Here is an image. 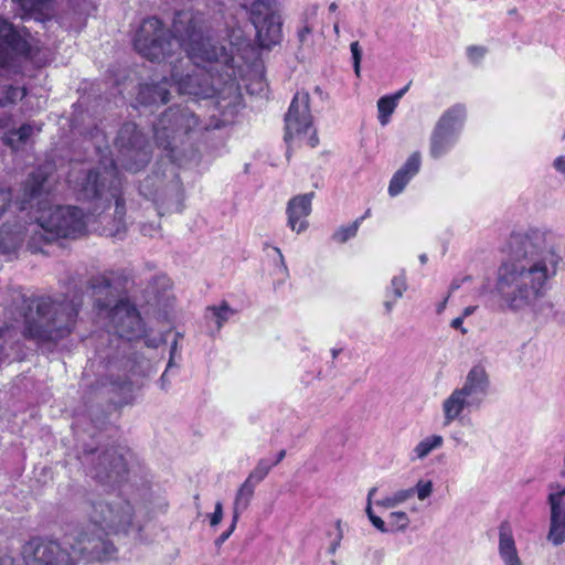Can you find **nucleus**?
<instances>
[{
  "label": "nucleus",
  "instance_id": "nucleus-56",
  "mask_svg": "<svg viewBox=\"0 0 565 565\" xmlns=\"http://www.w3.org/2000/svg\"><path fill=\"white\" fill-rule=\"evenodd\" d=\"M408 88H409V84H407L405 87L397 90L395 94L387 95V96L392 97L394 99V103H396V105H397L398 100L404 96V94L408 90Z\"/></svg>",
  "mask_w": 565,
  "mask_h": 565
},
{
  "label": "nucleus",
  "instance_id": "nucleus-31",
  "mask_svg": "<svg viewBox=\"0 0 565 565\" xmlns=\"http://www.w3.org/2000/svg\"><path fill=\"white\" fill-rule=\"evenodd\" d=\"M46 179L47 173L42 168H38L29 174L24 184V203L38 198L42 193Z\"/></svg>",
  "mask_w": 565,
  "mask_h": 565
},
{
  "label": "nucleus",
  "instance_id": "nucleus-43",
  "mask_svg": "<svg viewBox=\"0 0 565 565\" xmlns=\"http://www.w3.org/2000/svg\"><path fill=\"white\" fill-rule=\"evenodd\" d=\"M342 539H343L342 522H341V520H337L335 521V534L328 547V554L334 555L337 553V551L339 550V547L341 545Z\"/></svg>",
  "mask_w": 565,
  "mask_h": 565
},
{
  "label": "nucleus",
  "instance_id": "nucleus-3",
  "mask_svg": "<svg viewBox=\"0 0 565 565\" xmlns=\"http://www.w3.org/2000/svg\"><path fill=\"white\" fill-rule=\"evenodd\" d=\"M82 299H55L50 296L22 298L23 334L39 343L57 342L71 334Z\"/></svg>",
  "mask_w": 565,
  "mask_h": 565
},
{
  "label": "nucleus",
  "instance_id": "nucleus-37",
  "mask_svg": "<svg viewBox=\"0 0 565 565\" xmlns=\"http://www.w3.org/2000/svg\"><path fill=\"white\" fill-rule=\"evenodd\" d=\"M547 540L554 546H558L565 542V520L550 519Z\"/></svg>",
  "mask_w": 565,
  "mask_h": 565
},
{
  "label": "nucleus",
  "instance_id": "nucleus-2",
  "mask_svg": "<svg viewBox=\"0 0 565 565\" xmlns=\"http://www.w3.org/2000/svg\"><path fill=\"white\" fill-rule=\"evenodd\" d=\"M562 262L550 232L529 228L512 233L495 275L494 292L500 307L512 313L533 310L550 290Z\"/></svg>",
  "mask_w": 565,
  "mask_h": 565
},
{
  "label": "nucleus",
  "instance_id": "nucleus-53",
  "mask_svg": "<svg viewBox=\"0 0 565 565\" xmlns=\"http://www.w3.org/2000/svg\"><path fill=\"white\" fill-rule=\"evenodd\" d=\"M0 565H14V557L10 552L0 551Z\"/></svg>",
  "mask_w": 565,
  "mask_h": 565
},
{
  "label": "nucleus",
  "instance_id": "nucleus-1",
  "mask_svg": "<svg viewBox=\"0 0 565 565\" xmlns=\"http://www.w3.org/2000/svg\"><path fill=\"white\" fill-rule=\"evenodd\" d=\"M230 43L217 46L204 15L191 10L175 13L172 32L156 17L140 24L134 45L136 51L151 62H167L171 66L170 82L180 95L195 99L230 97L237 99V75L241 74L243 52L248 47L239 28L226 32Z\"/></svg>",
  "mask_w": 565,
  "mask_h": 565
},
{
  "label": "nucleus",
  "instance_id": "nucleus-63",
  "mask_svg": "<svg viewBox=\"0 0 565 565\" xmlns=\"http://www.w3.org/2000/svg\"><path fill=\"white\" fill-rule=\"evenodd\" d=\"M154 231H156V230H154V228H152L151 226H149V228H148V226H146V225H143V226H142V228H141V232H142L145 235H152V234H153L152 232H154Z\"/></svg>",
  "mask_w": 565,
  "mask_h": 565
},
{
  "label": "nucleus",
  "instance_id": "nucleus-61",
  "mask_svg": "<svg viewBox=\"0 0 565 565\" xmlns=\"http://www.w3.org/2000/svg\"><path fill=\"white\" fill-rule=\"evenodd\" d=\"M286 457V450L285 449H281L278 454H277V457L275 459V461H273L271 463H275V466H277L284 458Z\"/></svg>",
  "mask_w": 565,
  "mask_h": 565
},
{
  "label": "nucleus",
  "instance_id": "nucleus-17",
  "mask_svg": "<svg viewBox=\"0 0 565 565\" xmlns=\"http://www.w3.org/2000/svg\"><path fill=\"white\" fill-rule=\"evenodd\" d=\"M461 397L479 409L490 391V377L484 366L473 365L467 373L463 384L454 390Z\"/></svg>",
  "mask_w": 565,
  "mask_h": 565
},
{
  "label": "nucleus",
  "instance_id": "nucleus-9",
  "mask_svg": "<svg viewBox=\"0 0 565 565\" xmlns=\"http://www.w3.org/2000/svg\"><path fill=\"white\" fill-rule=\"evenodd\" d=\"M41 221L55 239L78 238L86 234L88 217L82 209L73 205L41 207Z\"/></svg>",
  "mask_w": 565,
  "mask_h": 565
},
{
  "label": "nucleus",
  "instance_id": "nucleus-18",
  "mask_svg": "<svg viewBox=\"0 0 565 565\" xmlns=\"http://www.w3.org/2000/svg\"><path fill=\"white\" fill-rule=\"evenodd\" d=\"M461 397L479 409L490 391V377L484 366L473 365L467 373L463 384L454 390Z\"/></svg>",
  "mask_w": 565,
  "mask_h": 565
},
{
  "label": "nucleus",
  "instance_id": "nucleus-28",
  "mask_svg": "<svg viewBox=\"0 0 565 565\" xmlns=\"http://www.w3.org/2000/svg\"><path fill=\"white\" fill-rule=\"evenodd\" d=\"M19 6L21 19H34L44 22L50 19V7L53 0H12Z\"/></svg>",
  "mask_w": 565,
  "mask_h": 565
},
{
  "label": "nucleus",
  "instance_id": "nucleus-25",
  "mask_svg": "<svg viewBox=\"0 0 565 565\" xmlns=\"http://www.w3.org/2000/svg\"><path fill=\"white\" fill-rule=\"evenodd\" d=\"M42 130V126L36 122H25L17 129L8 130L2 141L6 146L11 148L13 151L23 149L32 138Z\"/></svg>",
  "mask_w": 565,
  "mask_h": 565
},
{
  "label": "nucleus",
  "instance_id": "nucleus-49",
  "mask_svg": "<svg viewBox=\"0 0 565 565\" xmlns=\"http://www.w3.org/2000/svg\"><path fill=\"white\" fill-rule=\"evenodd\" d=\"M486 54V49L483 46H469L467 49V55L471 61H479Z\"/></svg>",
  "mask_w": 565,
  "mask_h": 565
},
{
  "label": "nucleus",
  "instance_id": "nucleus-15",
  "mask_svg": "<svg viewBox=\"0 0 565 565\" xmlns=\"http://www.w3.org/2000/svg\"><path fill=\"white\" fill-rule=\"evenodd\" d=\"M21 554L25 565H77L72 551L53 541L30 540L23 545Z\"/></svg>",
  "mask_w": 565,
  "mask_h": 565
},
{
  "label": "nucleus",
  "instance_id": "nucleus-41",
  "mask_svg": "<svg viewBox=\"0 0 565 565\" xmlns=\"http://www.w3.org/2000/svg\"><path fill=\"white\" fill-rule=\"evenodd\" d=\"M412 490V497L416 494L419 501H425L428 499L434 492V483L429 479H419L414 487L409 488Z\"/></svg>",
  "mask_w": 565,
  "mask_h": 565
},
{
  "label": "nucleus",
  "instance_id": "nucleus-55",
  "mask_svg": "<svg viewBox=\"0 0 565 565\" xmlns=\"http://www.w3.org/2000/svg\"><path fill=\"white\" fill-rule=\"evenodd\" d=\"M171 191L173 192L174 203H175V210H178V205L181 201L182 194L179 184L175 182L171 186Z\"/></svg>",
  "mask_w": 565,
  "mask_h": 565
},
{
  "label": "nucleus",
  "instance_id": "nucleus-4",
  "mask_svg": "<svg viewBox=\"0 0 565 565\" xmlns=\"http://www.w3.org/2000/svg\"><path fill=\"white\" fill-rule=\"evenodd\" d=\"M68 182L72 184L76 196L81 201H93L94 212L110 207L115 203L114 222L116 233L125 230L126 207L121 191V181L117 175V169L114 161L109 167L96 170H87L75 175L72 171L68 175Z\"/></svg>",
  "mask_w": 565,
  "mask_h": 565
},
{
  "label": "nucleus",
  "instance_id": "nucleus-14",
  "mask_svg": "<svg viewBox=\"0 0 565 565\" xmlns=\"http://www.w3.org/2000/svg\"><path fill=\"white\" fill-rule=\"evenodd\" d=\"M249 15L262 47L270 49L280 41L281 23L275 0H255L250 6Z\"/></svg>",
  "mask_w": 565,
  "mask_h": 565
},
{
  "label": "nucleus",
  "instance_id": "nucleus-19",
  "mask_svg": "<svg viewBox=\"0 0 565 565\" xmlns=\"http://www.w3.org/2000/svg\"><path fill=\"white\" fill-rule=\"evenodd\" d=\"M29 34H23L8 20L0 19V54L4 60L15 55H28L30 53V44L26 40Z\"/></svg>",
  "mask_w": 565,
  "mask_h": 565
},
{
  "label": "nucleus",
  "instance_id": "nucleus-58",
  "mask_svg": "<svg viewBox=\"0 0 565 565\" xmlns=\"http://www.w3.org/2000/svg\"><path fill=\"white\" fill-rule=\"evenodd\" d=\"M153 201L159 204L160 202V206L159 209L163 207L166 205V210L169 211L172 209V205L169 203V202H166L164 199H160V198H154Z\"/></svg>",
  "mask_w": 565,
  "mask_h": 565
},
{
  "label": "nucleus",
  "instance_id": "nucleus-42",
  "mask_svg": "<svg viewBox=\"0 0 565 565\" xmlns=\"http://www.w3.org/2000/svg\"><path fill=\"white\" fill-rule=\"evenodd\" d=\"M406 277L402 273L392 278L388 291H392L395 297V300H397L403 297L404 292L406 291Z\"/></svg>",
  "mask_w": 565,
  "mask_h": 565
},
{
  "label": "nucleus",
  "instance_id": "nucleus-20",
  "mask_svg": "<svg viewBox=\"0 0 565 565\" xmlns=\"http://www.w3.org/2000/svg\"><path fill=\"white\" fill-rule=\"evenodd\" d=\"M313 198V193H306L301 195H296L289 200L286 209V213L288 216V226L291 231L300 234L305 232L309 223L307 217L311 213V201Z\"/></svg>",
  "mask_w": 565,
  "mask_h": 565
},
{
  "label": "nucleus",
  "instance_id": "nucleus-38",
  "mask_svg": "<svg viewBox=\"0 0 565 565\" xmlns=\"http://www.w3.org/2000/svg\"><path fill=\"white\" fill-rule=\"evenodd\" d=\"M396 107L397 105L392 97L383 96L377 100L379 121L382 126L390 122Z\"/></svg>",
  "mask_w": 565,
  "mask_h": 565
},
{
  "label": "nucleus",
  "instance_id": "nucleus-51",
  "mask_svg": "<svg viewBox=\"0 0 565 565\" xmlns=\"http://www.w3.org/2000/svg\"><path fill=\"white\" fill-rule=\"evenodd\" d=\"M376 492H377V488L373 487L369 490V493H367V505H366L365 512L367 514L369 520L371 519V515H376L372 509V499Z\"/></svg>",
  "mask_w": 565,
  "mask_h": 565
},
{
  "label": "nucleus",
  "instance_id": "nucleus-29",
  "mask_svg": "<svg viewBox=\"0 0 565 565\" xmlns=\"http://www.w3.org/2000/svg\"><path fill=\"white\" fill-rule=\"evenodd\" d=\"M548 490L550 519L565 520V484L551 483Z\"/></svg>",
  "mask_w": 565,
  "mask_h": 565
},
{
  "label": "nucleus",
  "instance_id": "nucleus-36",
  "mask_svg": "<svg viewBox=\"0 0 565 565\" xmlns=\"http://www.w3.org/2000/svg\"><path fill=\"white\" fill-rule=\"evenodd\" d=\"M273 467H275V463H271L268 459H259L255 468L249 472L246 481L256 487L267 477Z\"/></svg>",
  "mask_w": 565,
  "mask_h": 565
},
{
  "label": "nucleus",
  "instance_id": "nucleus-12",
  "mask_svg": "<svg viewBox=\"0 0 565 565\" xmlns=\"http://www.w3.org/2000/svg\"><path fill=\"white\" fill-rule=\"evenodd\" d=\"M82 461L87 475L102 484H118L127 475V462L119 448L86 451Z\"/></svg>",
  "mask_w": 565,
  "mask_h": 565
},
{
  "label": "nucleus",
  "instance_id": "nucleus-57",
  "mask_svg": "<svg viewBox=\"0 0 565 565\" xmlns=\"http://www.w3.org/2000/svg\"><path fill=\"white\" fill-rule=\"evenodd\" d=\"M151 179L145 180L143 183L140 185V193L145 196H149L151 193L147 191L148 184L150 183Z\"/></svg>",
  "mask_w": 565,
  "mask_h": 565
},
{
  "label": "nucleus",
  "instance_id": "nucleus-52",
  "mask_svg": "<svg viewBox=\"0 0 565 565\" xmlns=\"http://www.w3.org/2000/svg\"><path fill=\"white\" fill-rule=\"evenodd\" d=\"M553 168L561 174L565 175V154L554 159Z\"/></svg>",
  "mask_w": 565,
  "mask_h": 565
},
{
  "label": "nucleus",
  "instance_id": "nucleus-24",
  "mask_svg": "<svg viewBox=\"0 0 565 565\" xmlns=\"http://www.w3.org/2000/svg\"><path fill=\"white\" fill-rule=\"evenodd\" d=\"M170 81L163 78L159 83H146L140 85L137 95L138 104L142 106L161 105L169 102Z\"/></svg>",
  "mask_w": 565,
  "mask_h": 565
},
{
  "label": "nucleus",
  "instance_id": "nucleus-23",
  "mask_svg": "<svg viewBox=\"0 0 565 565\" xmlns=\"http://www.w3.org/2000/svg\"><path fill=\"white\" fill-rule=\"evenodd\" d=\"M24 224L21 221L6 222L0 226V254L13 255L22 246Z\"/></svg>",
  "mask_w": 565,
  "mask_h": 565
},
{
  "label": "nucleus",
  "instance_id": "nucleus-13",
  "mask_svg": "<svg viewBox=\"0 0 565 565\" xmlns=\"http://www.w3.org/2000/svg\"><path fill=\"white\" fill-rule=\"evenodd\" d=\"M466 119V107L455 104L437 120L430 138L429 154L434 159L446 156L456 145Z\"/></svg>",
  "mask_w": 565,
  "mask_h": 565
},
{
  "label": "nucleus",
  "instance_id": "nucleus-7",
  "mask_svg": "<svg viewBox=\"0 0 565 565\" xmlns=\"http://www.w3.org/2000/svg\"><path fill=\"white\" fill-rule=\"evenodd\" d=\"M92 289L94 295L98 296L96 306L99 311H107L109 331L128 341L138 340L145 334V323L134 303L125 298L111 306V300L108 297H114V292L107 277H96L92 281Z\"/></svg>",
  "mask_w": 565,
  "mask_h": 565
},
{
  "label": "nucleus",
  "instance_id": "nucleus-8",
  "mask_svg": "<svg viewBox=\"0 0 565 565\" xmlns=\"http://www.w3.org/2000/svg\"><path fill=\"white\" fill-rule=\"evenodd\" d=\"M117 161L130 172L142 170L151 159V149L145 134L134 122H125L115 139Z\"/></svg>",
  "mask_w": 565,
  "mask_h": 565
},
{
  "label": "nucleus",
  "instance_id": "nucleus-10",
  "mask_svg": "<svg viewBox=\"0 0 565 565\" xmlns=\"http://www.w3.org/2000/svg\"><path fill=\"white\" fill-rule=\"evenodd\" d=\"M309 93L297 92L290 103L289 109L285 116V136L286 143L294 141L305 142L311 148L318 145V137L312 127V116L309 107Z\"/></svg>",
  "mask_w": 565,
  "mask_h": 565
},
{
  "label": "nucleus",
  "instance_id": "nucleus-62",
  "mask_svg": "<svg viewBox=\"0 0 565 565\" xmlns=\"http://www.w3.org/2000/svg\"><path fill=\"white\" fill-rule=\"evenodd\" d=\"M274 250L277 253L281 266L286 269L287 267H286V264H285V258H284V255H282L280 248L274 247Z\"/></svg>",
  "mask_w": 565,
  "mask_h": 565
},
{
  "label": "nucleus",
  "instance_id": "nucleus-54",
  "mask_svg": "<svg viewBox=\"0 0 565 565\" xmlns=\"http://www.w3.org/2000/svg\"><path fill=\"white\" fill-rule=\"evenodd\" d=\"M463 320V317H457L451 321L450 326L454 329L460 330L462 334H467L468 330L462 327Z\"/></svg>",
  "mask_w": 565,
  "mask_h": 565
},
{
  "label": "nucleus",
  "instance_id": "nucleus-30",
  "mask_svg": "<svg viewBox=\"0 0 565 565\" xmlns=\"http://www.w3.org/2000/svg\"><path fill=\"white\" fill-rule=\"evenodd\" d=\"M255 488L254 484L246 480L238 488L233 502L234 522H238L241 514L248 509Z\"/></svg>",
  "mask_w": 565,
  "mask_h": 565
},
{
  "label": "nucleus",
  "instance_id": "nucleus-33",
  "mask_svg": "<svg viewBox=\"0 0 565 565\" xmlns=\"http://www.w3.org/2000/svg\"><path fill=\"white\" fill-rule=\"evenodd\" d=\"M235 310L230 307L226 301H222L218 306H210L206 308L205 319L215 324L216 331H220L224 323L235 315Z\"/></svg>",
  "mask_w": 565,
  "mask_h": 565
},
{
  "label": "nucleus",
  "instance_id": "nucleus-34",
  "mask_svg": "<svg viewBox=\"0 0 565 565\" xmlns=\"http://www.w3.org/2000/svg\"><path fill=\"white\" fill-rule=\"evenodd\" d=\"M412 498V490H409V488L399 489L391 494L383 497L380 500H376L375 504L383 509H394L398 505L404 504Z\"/></svg>",
  "mask_w": 565,
  "mask_h": 565
},
{
  "label": "nucleus",
  "instance_id": "nucleus-47",
  "mask_svg": "<svg viewBox=\"0 0 565 565\" xmlns=\"http://www.w3.org/2000/svg\"><path fill=\"white\" fill-rule=\"evenodd\" d=\"M211 526H217L223 520V504L221 501L215 503L214 512L207 515Z\"/></svg>",
  "mask_w": 565,
  "mask_h": 565
},
{
  "label": "nucleus",
  "instance_id": "nucleus-6",
  "mask_svg": "<svg viewBox=\"0 0 565 565\" xmlns=\"http://www.w3.org/2000/svg\"><path fill=\"white\" fill-rule=\"evenodd\" d=\"M84 512L92 526L116 536H127L142 529L134 504L119 492L88 494L84 502Z\"/></svg>",
  "mask_w": 565,
  "mask_h": 565
},
{
  "label": "nucleus",
  "instance_id": "nucleus-44",
  "mask_svg": "<svg viewBox=\"0 0 565 565\" xmlns=\"http://www.w3.org/2000/svg\"><path fill=\"white\" fill-rule=\"evenodd\" d=\"M175 351H177V341H174L173 344L171 345L170 359H169L168 365L166 367V371L163 372V374L161 375V377L159 380L160 388L163 391H168L169 385H170V382L168 380V372L173 366V356H174Z\"/></svg>",
  "mask_w": 565,
  "mask_h": 565
},
{
  "label": "nucleus",
  "instance_id": "nucleus-64",
  "mask_svg": "<svg viewBox=\"0 0 565 565\" xmlns=\"http://www.w3.org/2000/svg\"><path fill=\"white\" fill-rule=\"evenodd\" d=\"M393 306H394V302L393 301H385L384 302V307L386 309L387 312H391L392 309H393Z\"/></svg>",
  "mask_w": 565,
  "mask_h": 565
},
{
  "label": "nucleus",
  "instance_id": "nucleus-48",
  "mask_svg": "<svg viewBox=\"0 0 565 565\" xmlns=\"http://www.w3.org/2000/svg\"><path fill=\"white\" fill-rule=\"evenodd\" d=\"M236 524L237 522H234V516H232V522H231V525L230 527L223 532L214 542L215 546L217 547H221L224 542L232 535V533L234 532V530L236 529Z\"/></svg>",
  "mask_w": 565,
  "mask_h": 565
},
{
  "label": "nucleus",
  "instance_id": "nucleus-22",
  "mask_svg": "<svg viewBox=\"0 0 565 565\" xmlns=\"http://www.w3.org/2000/svg\"><path fill=\"white\" fill-rule=\"evenodd\" d=\"M22 224H24V239L28 237L26 247L31 253H42L47 244L55 241V237L50 235L46 226L42 224L40 210L35 222H22Z\"/></svg>",
  "mask_w": 565,
  "mask_h": 565
},
{
  "label": "nucleus",
  "instance_id": "nucleus-39",
  "mask_svg": "<svg viewBox=\"0 0 565 565\" xmlns=\"http://www.w3.org/2000/svg\"><path fill=\"white\" fill-rule=\"evenodd\" d=\"M25 95H26V92H25V88H23V87L7 86L1 92L0 107H7L9 105H13L18 100H21Z\"/></svg>",
  "mask_w": 565,
  "mask_h": 565
},
{
  "label": "nucleus",
  "instance_id": "nucleus-26",
  "mask_svg": "<svg viewBox=\"0 0 565 565\" xmlns=\"http://www.w3.org/2000/svg\"><path fill=\"white\" fill-rule=\"evenodd\" d=\"M499 555L504 565H522L512 530L507 522L499 527Z\"/></svg>",
  "mask_w": 565,
  "mask_h": 565
},
{
  "label": "nucleus",
  "instance_id": "nucleus-59",
  "mask_svg": "<svg viewBox=\"0 0 565 565\" xmlns=\"http://www.w3.org/2000/svg\"><path fill=\"white\" fill-rule=\"evenodd\" d=\"M310 32L311 30L308 26L302 28L298 33L300 42H303Z\"/></svg>",
  "mask_w": 565,
  "mask_h": 565
},
{
  "label": "nucleus",
  "instance_id": "nucleus-27",
  "mask_svg": "<svg viewBox=\"0 0 565 565\" xmlns=\"http://www.w3.org/2000/svg\"><path fill=\"white\" fill-rule=\"evenodd\" d=\"M466 409H473L472 405L461 397L458 393L452 391L441 404V411L444 415V426H449L456 420L462 418V414Z\"/></svg>",
  "mask_w": 565,
  "mask_h": 565
},
{
  "label": "nucleus",
  "instance_id": "nucleus-32",
  "mask_svg": "<svg viewBox=\"0 0 565 565\" xmlns=\"http://www.w3.org/2000/svg\"><path fill=\"white\" fill-rule=\"evenodd\" d=\"M444 444L440 435H430L420 440L411 452V461L423 460Z\"/></svg>",
  "mask_w": 565,
  "mask_h": 565
},
{
  "label": "nucleus",
  "instance_id": "nucleus-16",
  "mask_svg": "<svg viewBox=\"0 0 565 565\" xmlns=\"http://www.w3.org/2000/svg\"><path fill=\"white\" fill-rule=\"evenodd\" d=\"M128 361L109 360L104 366V372L99 374L92 391L100 394H117L120 397L119 403L127 404L132 398L134 384L126 372Z\"/></svg>",
  "mask_w": 565,
  "mask_h": 565
},
{
  "label": "nucleus",
  "instance_id": "nucleus-46",
  "mask_svg": "<svg viewBox=\"0 0 565 565\" xmlns=\"http://www.w3.org/2000/svg\"><path fill=\"white\" fill-rule=\"evenodd\" d=\"M12 200V193L9 189L0 188V217L10 206Z\"/></svg>",
  "mask_w": 565,
  "mask_h": 565
},
{
  "label": "nucleus",
  "instance_id": "nucleus-11",
  "mask_svg": "<svg viewBox=\"0 0 565 565\" xmlns=\"http://www.w3.org/2000/svg\"><path fill=\"white\" fill-rule=\"evenodd\" d=\"M109 535L113 534L90 524L87 529L81 530L71 544L76 563L105 562L115 558L118 550Z\"/></svg>",
  "mask_w": 565,
  "mask_h": 565
},
{
  "label": "nucleus",
  "instance_id": "nucleus-40",
  "mask_svg": "<svg viewBox=\"0 0 565 565\" xmlns=\"http://www.w3.org/2000/svg\"><path fill=\"white\" fill-rule=\"evenodd\" d=\"M409 523V516L404 511H393L388 514L390 531H405Z\"/></svg>",
  "mask_w": 565,
  "mask_h": 565
},
{
  "label": "nucleus",
  "instance_id": "nucleus-60",
  "mask_svg": "<svg viewBox=\"0 0 565 565\" xmlns=\"http://www.w3.org/2000/svg\"><path fill=\"white\" fill-rule=\"evenodd\" d=\"M477 307L476 306H469V307H466L463 309V312L461 315V317H463V319L470 315H472L475 311H476Z\"/></svg>",
  "mask_w": 565,
  "mask_h": 565
},
{
  "label": "nucleus",
  "instance_id": "nucleus-50",
  "mask_svg": "<svg viewBox=\"0 0 565 565\" xmlns=\"http://www.w3.org/2000/svg\"><path fill=\"white\" fill-rule=\"evenodd\" d=\"M370 522L372 523V525L379 530L380 532L382 533H387L390 532V529L388 526H386L385 522L377 515H371V519H370Z\"/></svg>",
  "mask_w": 565,
  "mask_h": 565
},
{
  "label": "nucleus",
  "instance_id": "nucleus-35",
  "mask_svg": "<svg viewBox=\"0 0 565 565\" xmlns=\"http://www.w3.org/2000/svg\"><path fill=\"white\" fill-rule=\"evenodd\" d=\"M363 220H364V217H359L353 223H351L349 225L340 226L332 234V239L335 243L343 244V243L348 242L349 239L355 237Z\"/></svg>",
  "mask_w": 565,
  "mask_h": 565
},
{
  "label": "nucleus",
  "instance_id": "nucleus-45",
  "mask_svg": "<svg viewBox=\"0 0 565 565\" xmlns=\"http://www.w3.org/2000/svg\"><path fill=\"white\" fill-rule=\"evenodd\" d=\"M352 60H353V67L355 74L360 75V68H361V60H362V50L358 41H354L350 45Z\"/></svg>",
  "mask_w": 565,
  "mask_h": 565
},
{
  "label": "nucleus",
  "instance_id": "nucleus-5",
  "mask_svg": "<svg viewBox=\"0 0 565 565\" xmlns=\"http://www.w3.org/2000/svg\"><path fill=\"white\" fill-rule=\"evenodd\" d=\"M205 128L193 110L175 105L157 118L152 129L157 147L171 162L181 164L186 151L192 149V140Z\"/></svg>",
  "mask_w": 565,
  "mask_h": 565
},
{
  "label": "nucleus",
  "instance_id": "nucleus-21",
  "mask_svg": "<svg viewBox=\"0 0 565 565\" xmlns=\"http://www.w3.org/2000/svg\"><path fill=\"white\" fill-rule=\"evenodd\" d=\"M420 153H412L406 162L393 174L388 184V194L391 196H397L401 194L409 181L418 173L420 169Z\"/></svg>",
  "mask_w": 565,
  "mask_h": 565
}]
</instances>
